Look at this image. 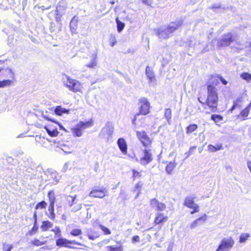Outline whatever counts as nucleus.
<instances>
[{"mask_svg": "<svg viewBox=\"0 0 251 251\" xmlns=\"http://www.w3.org/2000/svg\"><path fill=\"white\" fill-rule=\"evenodd\" d=\"M183 23L182 20L172 22L167 26L160 27L157 31V35L159 38L166 39L176 30L178 29Z\"/></svg>", "mask_w": 251, "mask_h": 251, "instance_id": "nucleus-1", "label": "nucleus"}, {"mask_svg": "<svg viewBox=\"0 0 251 251\" xmlns=\"http://www.w3.org/2000/svg\"><path fill=\"white\" fill-rule=\"evenodd\" d=\"M207 99L205 100L206 105L214 112L217 108L218 102L217 89L212 84H208L207 86Z\"/></svg>", "mask_w": 251, "mask_h": 251, "instance_id": "nucleus-2", "label": "nucleus"}, {"mask_svg": "<svg viewBox=\"0 0 251 251\" xmlns=\"http://www.w3.org/2000/svg\"><path fill=\"white\" fill-rule=\"evenodd\" d=\"M166 209L165 205H158L156 208L157 212L155 214L153 221L154 226H158L159 227L168 221L169 217L167 215V211L166 213L163 212Z\"/></svg>", "mask_w": 251, "mask_h": 251, "instance_id": "nucleus-3", "label": "nucleus"}, {"mask_svg": "<svg viewBox=\"0 0 251 251\" xmlns=\"http://www.w3.org/2000/svg\"><path fill=\"white\" fill-rule=\"evenodd\" d=\"M63 80L64 86L69 90L74 92H76L80 90L81 86L78 81L66 75H63Z\"/></svg>", "mask_w": 251, "mask_h": 251, "instance_id": "nucleus-4", "label": "nucleus"}, {"mask_svg": "<svg viewBox=\"0 0 251 251\" xmlns=\"http://www.w3.org/2000/svg\"><path fill=\"white\" fill-rule=\"evenodd\" d=\"M56 245L58 247H66L68 249H75L76 247L73 245L81 246L82 244L75 240H69L66 238H60L56 240Z\"/></svg>", "mask_w": 251, "mask_h": 251, "instance_id": "nucleus-5", "label": "nucleus"}, {"mask_svg": "<svg viewBox=\"0 0 251 251\" xmlns=\"http://www.w3.org/2000/svg\"><path fill=\"white\" fill-rule=\"evenodd\" d=\"M92 126V121L83 122H80L76 125L75 127L72 128V132L74 135L77 137H80L82 134L84 130L91 127Z\"/></svg>", "mask_w": 251, "mask_h": 251, "instance_id": "nucleus-6", "label": "nucleus"}, {"mask_svg": "<svg viewBox=\"0 0 251 251\" xmlns=\"http://www.w3.org/2000/svg\"><path fill=\"white\" fill-rule=\"evenodd\" d=\"M234 41L231 33H227L223 35L217 41V46L225 47L228 46Z\"/></svg>", "mask_w": 251, "mask_h": 251, "instance_id": "nucleus-7", "label": "nucleus"}, {"mask_svg": "<svg viewBox=\"0 0 251 251\" xmlns=\"http://www.w3.org/2000/svg\"><path fill=\"white\" fill-rule=\"evenodd\" d=\"M234 243V240L231 237L224 238L215 251H224L225 250L230 249L233 247Z\"/></svg>", "mask_w": 251, "mask_h": 251, "instance_id": "nucleus-8", "label": "nucleus"}, {"mask_svg": "<svg viewBox=\"0 0 251 251\" xmlns=\"http://www.w3.org/2000/svg\"><path fill=\"white\" fill-rule=\"evenodd\" d=\"M139 112L140 115H146L150 112V103L146 98H142L140 100Z\"/></svg>", "mask_w": 251, "mask_h": 251, "instance_id": "nucleus-9", "label": "nucleus"}, {"mask_svg": "<svg viewBox=\"0 0 251 251\" xmlns=\"http://www.w3.org/2000/svg\"><path fill=\"white\" fill-rule=\"evenodd\" d=\"M136 135L145 147H150L152 140L147 135L145 131H137Z\"/></svg>", "mask_w": 251, "mask_h": 251, "instance_id": "nucleus-10", "label": "nucleus"}, {"mask_svg": "<svg viewBox=\"0 0 251 251\" xmlns=\"http://www.w3.org/2000/svg\"><path fill=\"white\" fill-rule=\"evenodd\" d=\"M144 155L140 160V163L145 165L150 163L152 160L151 150L145 149L143 150Z\"/></svg>", "mask_w": 251, "mask_h": 251, "instance_id": "nucleus-11", "label": "nucleus"}, {"mask_svg": "<svg viewBox=\"0 0 251 251\" xmlns=\"http://www.w3.org/2000/svg\"><path fill=\"white\" fill-rule=\"evenodd\" d=\"M114 130V126L111 122H107L105 126L102 129L101 134L103 136H107L108 138L110 137Z\"/></svg>", "mask_w": 251, "mask_h": 251, "instance_id": "nucleus-12", "label": "nucleus"}, {"mask_svg": "<svg viewBox=\"0 0 251 251\" xmlns=\"http://www.w3.org/2000/svg\"><path fill=\"white\" fill-rule=\"evenodd\" d=\"M207 219V216L206 214L202 215L200 218L194 220L190 225V227L191 229L195 228L198 226L202 225Z\"/></svg>", "mask_w": 251, "mask_h": 251, "instance_id": "nucleus-13", "label": "nucleus"}, {"mask_svg": "<svg viewBox=\"0 0 251 251\" xmlns=\"http://www.w3.org/2000/svg\"><path fill=\"white\" fill-rule=\"evenodd\" d=\"M47 242L44 236H41L39 238H35L30 241V244L33 246L39 247L45 245Z\"/></svg>", "mask_w": 251, "mask_h": 251, "instance_id": "nucleus-14", "label": "nucleus"}, {"mask_svg": "<svg viewBox=\"0 0 251 251\" xmlns=\"http://www.w3.org/2000/svg\"><path fill=\"white\" fill-rule=\"evenodd\" d=\"M117 144L120 151L124 154H126L127 153V144L126 140L123 138H120L118 140Z\"/></svg>", "mask_w": 251, "mask_h": 251, "instance_id": "nucleus-15", "label": "nucleus"}, {"mask_svg": "<svg viewBox=\"0 0 251 251\" xmlns=\"http://www.w3.org/2000/svg\"><path fill=\"white\" fill-rule=\"evenodd\" d=\"M45 129L49 135L52 137H55L58 135L59 132L57 128L54 127L52 126L48 125L45 127Z\"/></svg>", "mask_w": 251, "mask_h": 251, "instance_id": "nucleus-16", "label": "nucleus"}, {"mask_svg": "<svg viewBox=\"0 0 251 251\" xmlns=\"http://www.w3.org/2000/svg\"><path fill=\"white\" fill-rule=\"evenodd\" d=\"M69 112V109L64 108L61 106H56L54 110V112L58 116H62L63 114H68Z\"/></svg>", "mask_w": 251, "mask_h": 251, "instance_id": "nucleus-17", "label": "nucleus"}, {"mask_svg": "<svg viewBox=\"0 0 251 251\" xmlns=\"http://www.w3.org/2000/svg\"><path fill=\"white\" fill-rule=\"evenodd\" d=\"M146 75L149 79L150 80V82H152L155 80V75L153 71L151 69V68L147 66L146 69Z\"/></svg>", "mask_w": 251, "mask_h": 251, "instance_id": "nucleus-18", "label": "nucleus"}, {"mask_svg": "<svg viewBox=\"0 0 251 251\" xmlns=\"http://www.w3.org/2000/svg\"><path fill=\"white\" fill-rule=\"evenodd\" d=\"M53 226V224L49 221H44L42 222L41 228L43 231H46Z\"/></svg>", "mask_w": 251, "mask_h": 251, "instance_id": "nucleus-19", "label": "nucleus"}, {"mask_svg": "<svg viewBox=\"0 0 251 251\" xmlns=\"http://www.w3.org/2000/svg\"><path fill=\"white\" fill-rule=\"evenodd\" d=\"M38 230V226L37 225V219H35L33 227L26 233V236H32L35 234Z\"/></svg>", "mask_w": 251, "mask_h": 251, "instance_id": "nucleus-20", "label": "nucleus"}, {"mask_svg": "<svg viewBox=\"0 0 251 251\" xmlns=\"http://www.w3.org/2000/svg\"><path fill=\"white\" fill-rule=\"evenodd\" d=\"M176 163L175 161L169 162L166 167V171L168 175L172 174V172L176 167Z\"/></svg>", "mask_w": 251, "mask_h": 251, "instance_id": "nucleus-21", "label": "nucleus"}, {"mask_svg": "<svg viewBox=\"0 0 251 251\" xmlns=\"http://www.w3.org/2000/svg\"><path fill=\"white\" fill-rule=\"evenodd\" d=\"M107 192L105 189H95V198H102L105 196Z\"/></svg>", "mask_w": 251, "mask_h": 251, "instance_id": "nucleus-22", "label": "nucleus"}, {"mask_svg": "<svg viewBox=\"0 0 251 251\" xmlns=\"http://www.w3.org/2000/svg\"><path fill=\"white\" fill-rule=\"evenodd\" d=\"M220 80V75H212L210 79L209 84H212L215 87L219 83V80Z\"/></svg>", "mask_w": 251, "mask_h": 251, "instance_id": "nucleus-23", "label": "nucleus"}, {"mask_svg": "<svg viewBox=\"0 0 251 251\" xmlns=\"http://www.w3.org/2000/svg\"><path fill=\"white\" fill-rule=\"evenodd\" d=\"M48 213H47V215L51 220H53L55 218V214L54 213L53 205H49L48 208Z\"/></svg>", "mask_w": 251, "mask_h": 251, "instance_id": "nucleus-24", "label": "nucleus"}, {"mask_svg": "<svg viewBox=\"0 0 251 251\" xmlns=\"http://www.w3.org/2000/svg\"><path fill=\"white\" fill-rule=\"evenodd\" d=\"M198 128V126L196 124H192L188 126L186 128V133L189 134L195 131Z\"/></svg>", "mask_w": 251, "mask_h": 251, "instance_id": "nucleus-25", "label": "nucleus"}, {"mask_svg": "<svg viewBox=\"0 0 251 251\" xmlns=\"http://www.w3.org/2000/svg\"><path fill=\"white\" fill-rule=\"evenodd\" d=\"M13 81L9 79L0 81V88L10 86L13 84Z\"/></svg>", "mask_w": 251, "mask_h": 251, "instance_id": "nucleus-26", "label": "nucleus"}, {"mask_svg": "<svg viewBox=\"0 0 251 251\" xmlns=\"http://www.w3.org/2000/svg\"><path fill=\"white\" fill-rule=\"evenodd\" d=\"M107 251H123V248L122 246L118 247L114 246H108L107 247Z\"/></svg>", "mask_w": 251, "mask_h": 251, "instance_id": "nucleus-27", "label": "nucleus"}, {"mask_svg": "<svg viewBox=\"0 0 251 251\" xmlns=\"http://www.w3.org/2000/svg\"><path fill=\"white\" fill-rule=\"evenodd\" d=\"M70 234L73 236H78L82 234V230L80 228L73 229Z\"/></svg>", "mask_w": 251, "mask_h": 251, "instance_id": "nucleus-28", "label": "nucleus"}, {"mask_svg": "<svg viewBox=\"0 0 251 251\" xmlns=\"http://www.w3.org/2000/svg\"><path fill=\"white\" fill-rule=\"evenodd\" d=\"M116 22L117 25V30L119 32H121L125 27V24L121 22L118 18H117Z\"/></svg>", "mask_w": 251, "mask_h": 251, "instance_id": "nucleus-29", "label": "nucleus"}, {"mask_svg": "<svg viewBox=\"0 0 251 251\" xmlns=\"http://www.w3.org/2000/svg\"><path fill=\"white\" fill-rule=\"evenodd\" d=\"M250 237V235L249 233H242L239 238V242H245Z\"/></svg>", "mask_w": 251, "mask_h": 251, "instance_id": "nucleus-30", "label": "nucleus"}, {"mask_svg": "<svg viewBox=\"0 0 251 251\" xmlns=\"http://www.w3.org/2000/svg\"><path fill=\"white\" fill-rule=\"evenodd\" d=\"M143 186V183L141 182H137L135 186V188L133 190L134 192H137V196H138L140 193L141 188Z\"/></svg>", "mask_w": 251, "mask_h": 251, "instance_id": "nucleus-31", "label": "nucleus"}, {"mask_svg": "<svg viewBox=\"0 0 251 251\" xmlns=\"http://www.w3.org/2000/svg\"><path fill=\"white\" fill-rule=\"evenodd\" d=\"M211 120H213L215 123H217L219 122L220 121H221L223 120V117L220 115H212L211 117Z\"/></svg>", "mask_w": 251, "mask_h": 251, "instance_id": "nucleus-32", "label": "nucleus"}, {"mask_svg": "<svg viewBox=\"0 0 251 251\" xmlns=\"http://www.w3.org/2000/svg\"><path fill=\"white\" fill-rule=\"evenodd\" d=\"M165 117L169 123L170 120L172 118V111L170 108H168L166 110L165 112Z\"/></svg>", "mask_w": 251, "mask_h": 251, "instance_id": "nucleus-33", "label": "nucleus"}, {"mask_svg": "<svg viewBox=\"0 0 251 251\" xmlns=\"http://www.w3.org/2000/svg\"><path fill=\"white\" fill-rule=\"evenodd\" d=\"M241 77L247 81H250L251 80V75L248 73H244L241 75Z\"/></svg>", "mask_w": 251, "mask_h": 251, "instance_id": "nucleus-34", "label": "nucleus"}, {"mask_svg": "<svg viewBox=\"0 0 251 251\" xmlns=\"http://www.w3.org/2000/svg\"><path fill=\"white\" fill-rule=\"evenodd\" d=\"M48 197L50 204H54L55 200L54 193L52 191H50L48 193Z\"/></svg>", "mask_w": 251, "mask_h": 251, "instance_id": "nucleus-35", "label": "nucleus"}, {"mask_svg": "<svg viewBox=\"0 0 251 251\" xmlns=\"http://www.w3.org/2000/svg\"><path fill=\"white\" fill-rule=\"evenodd\" d=\"M51 231L54 232V234L57 237H60L61 235V230L58 226H55Z\"/></svg>", "mask_w": 251, "mask_h": 251, "instance_id": "nucleus-36", "label": "nucleus"}, {"mask_svg": "<svg viewBox=\"0 0 251 251\" xmlns=\"http://www.w3.org/2000/svg\"><path fill=\"white\" fill-rule=\"evenodd\" d=\"M116 39L115 35L111 34L109 38V43L112 47H113L116 43Z\"/></svg>", "mask_w": 251, "mask_h": 251, "instance_id": "nucleus-37", "label": "nucleus"}, {"mask_svg": "<svg viewBox=\"0 0 251 251\" xmlns=\"http://www.w3.org/2000/svg\"><path fill=\"white\" fill-rule=\"evenodd\" d=\"M189 208H193V210L190 211V213L191 214H193L195 213L198 212L199 211V206L197 205L196 206L194 207L193 205H186Z\"/></svg>", "mask_w": 251, "mask_h": 251, "instance_id": "nucleus-38", "label": "nucleus"}, {"mask_svg": "<svg viewBox=\"0 0 251 251\" xmlns=\"http://www.w3.org/2000/svg\"><path fill=\"white\" fill-rule=\"evenodd\" d=\"M194 198L192 197H187L184 204H194Z\"/></svg>", "mask_w": 251, "mask_h": 251, "instance_id": "nucleus-39", "label": "nucleus"}, {"mask_svg": "<svg viewBox=\"0 0 251 251\" xmlns=\"http://www.w3.org/2000/svg\"><path fill=\"white\" fill-rule=\"evenodd\" d=\"M249 107H247L241 112V115L243 117H247L249 115L250 109Z\"/></svg>", "mask_w": 251, "mask_h": 251, "instance_id": "nucleus-40", "label": "nucleus"}, {"mask_svg": "<svg viewBox=\"0 0 251 251\" xmlns=\"http://www.w3.org/2000/svg\"><path fill=\"white\" fill-rule=\"evenodd\" d=\"M100 229L104 232V234L109 235L111 234V231L108 228L103 226H100Z\"/></svg>", "mask_w": 251, "mask_h": 251, "instance_id": "nucleus-41", "label": "nucleus"}, {"mask_svg": "<svg viewBox=\"0 0 251 251\" xmlns=\"http://www.w3.org/2000/svg\"><path fill=\"white\" fill-rule=\"evenodd\" d=\"M131 241L133 243L139 242H140V237L138 235L133 236L132 238Z\"/></svg>", "mask_w": 251, "mask_h": 251, "instance_id": "nucleus-42", "label": "nucleus"}, {"mask_svg": "<svg viewBox=\"0 0 251 251\" xmlns=\"http://www.w3.org/2000/svg\"><path fill=\"white\" fill-rule=\"evenodd\" d=\"M3 247H6V249L4 251H10L13 248L12 245H6L5 243L3 244Z\"/></svg>", "mask_w": 251, "mask_h": 251, "instance_id": "nucleus-43", "label": "nucleus"}, {"mask_svg": "<svg viewBox=\"0 0 251 251\" xmlns=\"http://www.w3.org/2000/svg\"><path fill=\"white\" fill-rule=\"evenodd\" d=\"M70 165V163L69 162L65 163L63 168V172H65L69 169Z\"/></svg>", "mask_w": 251, "mask_h": 251, "instance_id": "nucleus-44", "label": "nucleus"}, {"mask_svg": "<svg viewBox=\"0 0 251 251\" xmlns=\"http://www.w3.org/2000/svg\"><path fill=\"white\" fill-rule=\"evenodd\" d=\"M75 22L74 20V19H72L70 22V26L71 29H74L75 30Z\"/></svg>", "mask_w": 251, "mask_h": 251, "instance_id": "nucleus-45", "label": "nucleus"}, {"mask_svg": "<svg viewBox=\"0 0 251 251\" xmlns=\"http://www.w3.org/2000/svg\"><path fill=\"white\" fill-rule=\"evenodd\" d=\"M62 8V7L60 5H59L57 6L56 10V12H57V15L60 14L61 15L63 14V13H61L60 12Z\"/></svg>", "mask_w": 251, "mask_h": 251, "instance_id": "nucleus-46", "label": "nucleus"}, {"mask_svg": "<svg viewBox=\"0 0 251 251\" xmlns=\"http://www.w3.org/2000/svg\"><path fill=\"white\" fill-rule=\"evenodd\" d=\"M143 3L148 5H151L152 3V0H142Z\"/></svg>", "mask_w": 251, "mask_h": 251, "instance_id": "nucleus-47", "label": "nucleus"}, {"mask_svg": "<svg viewBox=\"0 0 251 251\" xmlns=\"http://www.w3.org/2000/svg\"><path fill=\"white\" fill-rule=\"evenodd\" d=\"M208 149L209 151H210L211 152H215L216 151L215 146H213L212 145H209L208 146Z\"/></svg>", "mask_w": 251, "mask_h": 251, "instance_id": "nucleus-48", "label": "nucleus"}, {"mask_svg": "<svg viewBox=\"0 0 251 251\" xmlns=\"http://www.w3.org/2000/svg\"><path fill=\"white\" fill-rule=\"evenodd\" d=\"M67 200L69 202H72V203H73L75 200V197H72L71 196H69L67 197Z\"/></svg>", "mask_w": 251, "mask_h": 251, "instance_id": "nucleus-49", "label": "nucleus"}, {"mask_svg": "<svg viewBox=\"0 0 251 251\" xmlns=\"http://www.w3.org/2000/svg\"><path fill=\"white\" fill-rule=\"evenodd\" d=\"M220 80L222 82V83L224 85H226L227 84V81L225 80L221 75H220Z\"/></svg>", "mask_w": 251, "mask_h": 251, "instance_id": "nucleus-50", "label": "nucleus"}, {"mask_svg": "<svg viewBox=\"0 0 251 251\" xmlns=\"http://www.w3.org/2000/svg\"><path fill=\"white\" fill-rule=\"evenodd\" d=\"M140 173L139 172L136 171H135V170H133V176L135 178L138 176H140Z\"/></svg>", "mask_w": 251, "mask_h": 251, "instance_id": "nucleus-51", "label": "nucleus"}, {"mask_svg": "<svg viewBox=\"0 0 251 251\" xmlns=\"http://www.w3.org/2000/svg\"><path fill=\"white\" fill-rule=\"evenodd\" d=\"M216 151L219 150H220L222 149V145H217L216 146H215Z\"/></svg>", "mask_w": 251, "mask_h": 251, "instance_id": "nucleus-52", "label": "nucleus"}, {"mask_svg": "<svg viewBox=\"0 0 251 251\" xmlns=\"http://www.w3.org/2000/svg\"><path fill=\"white\" fill-rule=\"evenodd\" d=\"M139 115H140V114H138V113H137V114H136L135 115L134 118V119L132 120V124H134V125H135V121L136 120L137 117H138V116H139Z\"/></svg>", "mask_w": 251, "mask_h": 251, "instance_id": "nucleus-53", "label": "nucleus"}, {"mask_svg": "<svg viewBox=\"0 0 251 251\" xmlns=\"http://www.w3.org/2000/svg\"><path fill=\"white\" fill-rule=\"evenodd\" d=\"M236 105V103L235 102L234 103V104L231 107V108L229 109V111L232 112L235 108Z\"/></svg>", "mask_w": 251, "mask_h": 251, "instance_id": "nucleus-54", "label": "nucleus"}, {"mask_svg": "<svg viewBox=\"0 0 251 251\" xmlns=\"http://www.w3.org/2000/svg\"><path fill=\"white\" fill-rule=\"evenodd\" d=\"M196 146L192 147L189 149V151L190 152V153H191L192 152H193L194 151V150H196Z\"/></svg>", "mask_w": 251, "mask_h": 251, "instance_id": "nucleus-55", "label": "nucleus"}, {"mask_svg": "<svg viewBox=\"0 0 251 251\" xmlns=\"http://www.w3.org/2000/svg\"><path fill=\"white\" fill-rule=\"evenodd\" d=\"M46 205H43V204H42V205H36L35 209H38L39 207H40L42 208H45V207H46L45 206Z\"/></svg>", "mask_w": 251, "mask_h": 251, "instance_id": "nucleus-56", "label": "nucleus"}, {"mask_svg": "<svg viewBox=\"0 0 251 251\" xmlns=\"http://www.w3.org/2000/svg\"><path fill=\"white\" fill-rule=\"evenodd\" d=\"M94 62L92 61V62H91V63L87 64L86 66L88 67L92 68L94 66Z\"/></svg>", "mask_w": 251, "mask_h": 251, "instance_id": "nucleus-57", "label": "nucleus"}, {"mask_svg": "<svg viewBox=\"0 0 251 251\" xmlns=\"http://www.w3.org/2000/svg\"><path fill=\"white\" fill-rule=\"evenodd\" d=\"M191 153H190V152L189 151H188V152H186L185 153V155H186V157L185 158H187L188 157H189V156L190 155Z\"/></svg>", "mask_w": 251, "mask_h": 251, "instance_id": "nucleus-58", "label": "nucleus"}, {"mask_svg": "<svg viewBox=\"0 0 251 251\" xmlns=\"http://www.w3.org/2000/svg\"><path fill=\"white\" fill-rule=\"evenodd\" d=\"M220 6V5H214L212 6V8H219Z\"/></svg>", "mask_w": 251, "mask_h": 251, "instance_id": "nucleus-59", "label": "nucleus"}, {"mask_svg": "<svg viewBox=\"0 0 251 251\" xmlns=\"http://www.w3.org/2000/svg\"><path fill=\"white\" fill-rule=\"evenodd\" d=\"M44 117L45 118V119H47V120H49V121H52V122H54V121H53V120H51V119H50V118H48V117H46L45 116H44Z\"/></svg>", "mask_w": 251, "mask_h": 251, "instance_id": "nucleus-60", "label": "nucleus"}, {"mask_svg": "<svg viewBox=\"0 0 251 251\" xmlns=\"http://www.w3.org/2000/svg\"><path fill=\"white\" fill-rule=\"evenodd\" d=\"M58 125L60 126V129L66 130L64 128V127L62 126H61V125H59V124H58Z\"/></svg>", "mask_w": 251, "mask_h": 251, "instance_id": "nucleus-61", "label": "nucleus"}, {"mask_svg": "<svg viewBox=\"0 0 251 251\" xmlns=\"http://www.w3.org/2000/svg\"><path fill=\"white\" fill-rule=\"evenodd\" d=\"M37 204H47V203H46V202H45V201H41V202H40L38 203Z\"/></svg>", "mask_w": 251, "mask_h": 251, "instance_id": "nucleus-62", "label": "nucleus"}, {"mask_svg": "<svg viewBox=\"0 0 251 251\" xmlns=\"http://www.w3.org/2000/svg\"><path fill=\"white\" fill-rule=\"evenodd\" d=\"M198 100H199V101L200 102H201V103H202V104H204V103H205V102H203V101H201V100L200 98H199V99H198Z\"/></svg>", "mask_w": 251, "mask_h": 251, "instance_id": "nucleus-63", "label": "nucleus"}, {"mask_svg": "<svg viewBox=\"0 0 251 251\" xmlns=\"http://www.w3.org/2000/svg\"><path fill=\"white\" fill-rule=\"evenodd\" d=\"M89 238L90 239H92V240H93L94 239V238L91 236H89Z\"/></svg>", "mask_w": 251, "mask_h": 251, "instance_id": "nucleus-64", "label": "nucleus"}]
</instances>
